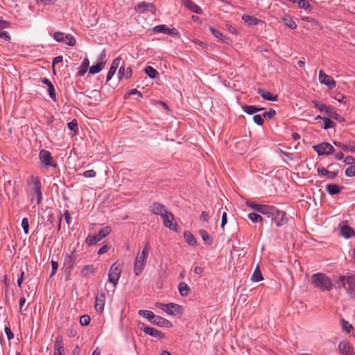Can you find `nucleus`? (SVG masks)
Here are the masks:
<instances>
[{"instance_id":"nucleus-1","label":"nucleus","mask_w":355,"mask_h":355,"mask_svg":"<svg viewBox=\"0 0 355 355\" xmlns=\"http://www.w3.org/2000/svg\"><path fill=\"white\" fill-rule=\"evenodd\" d=\"M153 214L160 216L163 219L164 225L171 230L178 232V225L174 222L173 214L168 211L165 206L159 202H153L150 207Z\"/></svg>"},{"instance_id":"nucleus-2","label":"nucleus","mask_w":355,"mask_h":355,"mask_svg":"<svg viewBox=\"0 0 355 355\" xmlns=\"http://www.w3.org/2000/svg\"><path fill=\"white\" fill-rule=\"evenodd\" d=\"M150 252V245L147 243L145 244L141 253H139L135 258L134 266V273L135 275H139L145 268L147 263L148 254Z\"/></svg>"},{"instance_id":"nucleus-3","label":"nucleus","mask_w":355,"mask_h":355,"mask_svg":"<svg viewBox=\"0 0 355 355\" xmlns=\"http://www.w3.org/2000/svg\"><path fill=\"white\" fill-rule=\"evenodd\" d=\"M311 282L314 287L322 291H329L332 288L331 279L323 273H316L311 276Z\"/></svg>"},{"instance_id":"nucleus-4","label":"nucleus","mask_w":355,"mask_h":355,"mask_svg":"<svg viewBox=\"0 0 355 355\" xmlns=\"http://www.w3.org/2000/svg\"><path fill=\"white\" fill-rule=\"evenodd\" d=\"M339 282L345 288L347 293L355 298V274L340 276Z\"/></svg>"},{"instance_id":"nucleus-5","label":"nucleus","mask_w":355,"mask_h":355,"mask_svg":"<svg viewBox=\"0 0 355 355\" xmlns=\"http://www.w3.org/2000/svg\"><path fill=\"white\" fill-rule=\"evenodd\" d=\"M111 232V228L109 226L103 227L97 234L89 235L86 239L85 243L88 245H93L101 241L103 238L106 237Z\"/></svg>"},{"instance_id":"nucleus-6","label":"nucleus","mask_w":355,"mask_h":355,"mask_svg":"<svg viewBox=\"0 0 355 355\" xmlns=\"http://www.w3.org/2000/svg\"><path fill=\"white\" fill-rule=\"evenodd\" d=\"M121 272L120 263L118 262L114 263L109 270L108 281L112 283L114 287L118 283Z\"/></svg>"},{"instance_id":"nucleus-7","label":"nucleus","mask_w":355,"mask_h":355,"mask_svg":"<svg viewBox=\"0 0 355 355\" xmlns=\"http://www.w3.org/2000/svg\"><path fill=\"white\" fill-rule=\"evenodd\" d=\"M269 217L275 223L277 226H281L287 223L286 213L275 207H274V210H272V214H270Z\"/></svg>"},{"instance_id":"nucleus-8","label":"nucleus","mask_w":355,"mask_h":355,"mask_svg":"<svg viewBox=\"0 0 355 355\" xmlns=\"http://www.w3.org/2000/svg\"><path fill=\"white\" fill-rule=\"evenodd\" d=\"M138 326L139 328L146 334L150 335L157 339H162L164 337V334H162L160 331L155 328L148 327L144 322H139L138 323Z\"/></svg>"},{"instance_id":"nucleus-9","label":"nucleus","mask_w":355,"mask_h":355,"mask_svg":"<svg viewBox=\"0 0 355 355\" xmlns=\"http://www.w3.org/2000/svg\"><path fill=\"white\" fill-rule=\"evenodd\" d=\"M319 155H330L334 152V148L327 142H323L313 146Z\"/></svg>"},{"instance_id":"nucleus-10","label":"nucleus","mask_w":355,"mask_h":355,"mask_svg":"<svg viewBox=\"0 0 355 355\" xmlns=\"http://www.w3.org/2000/svg\"><path fill=\"white\" fill-rule=\"evenodd\" d=\"M318 79L321 84L327 85L330 89L336 87V81L331 76L326 74L322 70L319 71Z\"/></svg>"},{"instance_id":"nucleus-11","label":"nucleus","mask_w":355,"mask_h":355,"mask_svg":"<svg viewBox=\"0 0 355 355\" xmlns=\"http://www.w3.org/2000/svg\"><path fill=\"white\" fill-rule=\"evenodd\" d=\"M339 227L340 234L345 239H349L355 236V231L347 225V221H343V224L340 225Z\"/></svg>"},{"instance_id":"nucleus-12","label":"nucleus","mask_w":355,"mask_h":355,"mask_svg":"<svg viewBox=\"0 0 355 355\" xmlns=\"http://www.w3.org/2000/svg\"><path fill=\"white\" fill-rule=\"evenodd\" d=\"M153 31L155 33H162L170 35H178L179 34V32L176 30V28H169L166 25L164 24L154 26Z\"/></svg>"},{"instance_id":"nucleus-13","label":"nucleus","mask_w":355,"mask_h":355,"mask_svg":"<svg viewBox=\"0 0 355 355\" xmlns=\"http://www.w3.org/2000/svg\"><path fill=\"white\" fill-rule=\"evenodd\" d=\"M39 157L41 162L45 164L46 166L56 167V164L52 163V157L48 150H42L40 152Z\"/></svg>"},{"instance_id":"nucleus-14","label":"nucleus","mask_w":355,"mask_h":355,"mask_svg":"<svg viewBox=\"0 0 355 355\" xmlns=\"http://www.w3.org/2000/svg\"><path fill=\"white\" fill-rule=\"evenodd\" d=\"M339 352L343 355H354V349L352 346L349 342L342 341L338 345Z\"/></svg>"},{"instance_id":"nucleus-15","label":"nucleus","mask_w":355,"mask_h":355,"mask_svg":"<svg viewBox=\"0 0 355 355\" xmlns=\"http://www.w3.org/2000/svg\"><path fill=\"white\" fill-rule=\"evenodd\" d=\"M105 302V295L104 293H101L98 294L95 298V309L98 313H102L104 310Z\"/></svg>"},{"instance_id":"nucleus-16","label":"nucleus","mask_w":355,"mask_h":355,"mask_svg":"<svg viewBox=\"0 0 355 355\" xmlns=\"http://www.w3.org/2000/svg\"><path fill=\"white\" fill-rule=\"evenodd\" d=\"M32 180L34 184V190L36 194V203L39 205L42 198V194L41 191V182L37 178L32 176Z\"/></svg>"},{"instance_id":"nucleus-17","label":"nucleus","mask_w":355,"mask_h":355,"mask_svg":"<svg viewBox=\"0 0 355 355\" xmlns=\"http://www.w3.org/2000/svg\"><path fill=\"white\" fill-rule=\"evenodd\" d=\"M257 93L264 99L268 101H277L278 100V97L277 95H274L270 92L262 89L259 88L257 90Z\"/></svg>"},{"instance_id":"nucleus-18","label":"nucleus","mask_w":355,"mask_h":355,"mask_svg":"<svg viewBox=\"0 0 355 355\" xmlns=\"http://www.w3.org/2000/svg\"><path fill=\"white\" fill-rule=\"evenodd\" d=\"M152 324L157 325L159 327H171L172 323L168 320L167 319H165L161 316L155 315L154 316V318L153 319Z\"/></svg>"},{"instance_id":"nucleus-19","label":"nucleus","mask_w":355,"mask_h":355,"mask_svg":"<svg viewBox=\"0 0 355 355\" xmlns=\"http://www.w3.org/2000/svg\"><path fill=\"white\" fill-rule=\"evenodd\" d=\"M135 10L139 12H144L145 10H150L152 12H154L155 8L153 4L143 1L137 4Z\"/></svg>"},{"instance_id":"nucleus-20","label":"nucleus","mask_w":355,"mask_h":355,"mask_svg":"<svg viewBox=\"0 0 355 355\" xmlns=\"http://www.w3.org/2000/svg\"><path fill=\"white\" fill-rule=\"evenodd\" d=\"M121 58H116V59H114L112 63V65L110 68V70L107 74V77H106V80L107 81H109L112 79V78L113 77L114 74L116 72V70L117 69V68L119 67V64L121 62Z\"/></svg>"},{"instance_id":"nucleus-21","label":"nucleus","mask_w":355,"mask_h":355,"mask_svg":"<svg viewBox=\"0 0 355 355\" xmlns=\"http://www.w3.org/2000/svg\"><path fill=\"white\" fill-rule=\"evenodd\" d=\"M132 75V71L131 67L127 68L125 67L124 64L121 65L119 69L118 77L119 79L125 78V79L130 78Z\"/></svg>"},{"instance_id":"nucleus-22","label":"nucleus","mask_w":355,"mask_h":355,"mask_svg":"<svg viewBox=\"0 0 355 355\" xmlns=\"http://www.w3.org/2000/svg\"><path fill=\"white\" fill-rule=\"evenodd\" d=\"M342 186L336 184H328L326 185V191L329 195H336L339 193L343 189Z\"/></svg>"},{"instance_id":"nucleus-23","label":"nucleus","mask_w":355,"mask_h":355,"mask_svg":"<svg viewBox=\"0 0 355 355\" xmlns=\"http://www.w3.org/2000/svg\"><path fill=\"white\" fill-rule=\"evenodd\" d=\"M183 4L188 9H189L190 10H191L196 13L200 14L202 12L201 8L197 4H196L194 2L191 1V0H184Z\"/></svg>"},{"instance_id":"nucleus-24","label":"nucleus","mask_w":355,"mask_h":355,"mask_svg":"<svg viewBox=\"0 0 355 355\" xmlns=\"http://www.w3.org/2000/svg\"><path fill=\"white\" fill-rule=\"evenodd\" d=\"M275 206L268 205H261L258 209V212L266 215L269 217L270 214H272Z\"/></svg>"},{"instance_id":"nucleus-25","label":"nucleus","mask_w":355,"mask_h":355,"mask_svg":"<svg viewBox=\"0 0 355 355\" xmlns=\"http://www.w3.org/2000/svg\"><path fill=\"white\" fill-rule=\"evenodd\" d=\"M167 309L168 311H166L165 312L167 313L169 315H175V313H180V310L182 309V306L179 304H175V303H169L167 304Z\"/></svg>"},{"instance_id":"nucleus-26","label":"nucleus","mask_w":355,"mask_h":355,"mask_svg":"<svg viewBox=\"0 0 355 355\" xmlns=\"http://www.w3.org/2000/svg\"><path fill=\"white\" fill-rule=\"evenodd\" d=\"M89 66V60L88 58H85L79 67V70L77 73L78 76H83L87 72L88 67Z\"/></svg>"},{"instance_id":"nucleus-27","label":"nucleus","mask_w":355,"mask_h":355,"mask_svg":"<svg viewBox=\"0 0 355 355\" xmlns=\"http://www.w3.org/2000/svg\"><path fill=\"white\" fill-rule=\"evenodd\" d=\"M178 290L181 296L185 297L191 291L190 287L184 282H181L178 285Z\"/></svg>"},{"instance_id":"nucleus-28","label":"nucleus","mask_w":355,"mask_h":355,"mask_svg":"<svg viewBox=\"0 0 355 355\" xmlns=\"http://www.w3.org/2000/svg\"><path fill=\"white\" fill-rule=\"evenodd\" d=\"M242 19L245 21V22H246L248 25H257L261 22V21L258 18L248 15H243L242 16Z\"/></svg>"},{"instance_id":"nucleus-29","label":"nucleus","mask_w":355,"mask_h":355,"mask_svg":"<svg viewBox=\"0 0 355 355\" xmlns=\"http://www.w3.org/2000/svg\"><path fill=\"white\" fill-rule=\"evenodd\" d=\"M209 31L211 33L218 39H219L220 41L228 43L229 42V38L225 36L221 32H220L218 30L215 29L213 27H209Z\"/></svg>"},{"instance_id":"nucleus-30","label":"nucleus","mask_w":355,"mask_h":355,"mask_svg":"<svg viewBox=\"0 0 355 355\" xmlns=\"http://www.w3.org/2000/svg\"><path fill=\"white\" fill-rule=\"evenodd\" d=\"M242 110L248 114H253L257 112L263 110V107H258L254 105H243Z\"/></svg>"},{"instance_id":"nucleus-31","label":"nucleus","mask_w":355,"mask_h":355,"mask_svg":"<svg viewBox=\"0 0 355 355\" xmlns=\"http://www.w3.org/2000/svg\"><path fill=\"white\" fill-rule=\"evenodd\" d=\"M73 253L74 252H73L71 255H68L64 259V265L69 270H71L73 267V265L76 259Z\"/></svg>"},{"instance_id":"nucleus-32","label":"nucleus","mask_w":355,"mask_h":355,"mask_svg":"<svg viewBox=\"0 0 355 355\" xmlns=\"http://www.w3.org/2000/svg\"><path fill=\"white\" fill-rule=\"evenodd\" d=\"M263 275L261 271L259 268V266H257L254 269V271L251 277V280L254 282H259L263 280Z\"/></svg>"},{"instance_id":"nucleus-33","label":"nucleus","mask_w":355,"mask_h":355,"mask_svg":"<svg viewBox=\"0 0 355 355\" xmlns=\"http://www.w3.org/2000/svg\"><path fill=\"white\" fill-rule=\"evenodd\" d=\"M138 314L140 316L148 319L150 322H152V320L155 316L154 313L153 311H148V310H139L138 312Z\"/></svg>"},{"instance_id":"nucleus-34","label":"nucleus","mask_w":355,"mask_h":355,"mask_svg":"<svg viewBox=\"0 0 355 355\" xmlns=\"http://www.w3.org/2000/svg\"><path fill=\"white\" fill-rule=\"evenodd\" d=\"M144 71L150 78H156L159 76L158 71L151 66H147Z\"/></svg>"},{"instance_id":"nucleus-35","label":"nucleus","mask_w":355,"mask_h":355,"mask_svg":"<svg viewBox=\"0 0 355 355\" xmlns=\"http://www.w3.org/2000/svg\"><path fill=\"white\" fill-rule=\"evenodd\" d=\"M184 237L185 241L190 245H195L196 243V240L194 236L189 232H184Z\"/></svg>"},{"instance_id":"nucleus-36","label":"nucleus","mask_w":355,"mask_h":355,"mask_svg":"<svg viewBox=\"0 0 355 355\" xmlns=\"http://www.w3.org/2000/svg\"><path fill=\"white\" fill-rule=\"evenodd\" d=\"M64 351V344L62 337L61 336H57L54 344V352Z\"/></svg>"},{"instance_id":"nucleus-37","label":"nucleus","mask_w":355,"mask_h":355,"mask_svg":"<svg viewBox=\"0 0 355 355\" xmlns=\"http://www.w3.org/2000/svg\"><path fill=\"white\" fill-rule=\"evenodd\" d=\"M104 67H105V66L103 65V62H98V63L96 64L92 65L89 68V73H92V74L97 73L100 72Z\"/></svg>"},{"instance_id":"nucleus-38","label":"nucleus","mask_w":355,"mask_h":355,"mask_svg":"<svg viewBox=\"0 0 355 355\" xmlns=\"http://www.w3.org/2000/svg\"><path fill=\"white\" fill-rule=\"evenodd\" d=\"M283 21L284 22V24L287 26L288 28L291 29H295L297 28L296 23L293 20V19L290 16H285L283 18Z\"/></svg>"},{"instance_id":"nucleus-39","label":"nucleus","mask_w":355,"mask_h":355,"mask_svg":"<svg viewBox=\"0 0 355 355\" xmlns=\"http://www.w3.org/2000/svg\"><path fill=\"white\" fill-rule=\"evenodd\" d=\"M326 114L331 118L336 120H340L341 116L338 114L334 108L331 107H329V108L326 110Z\"/></svg>"},{"instance_id":"nucleus-40","label":"nucleus","mask_w":355,"mask_h":355,"mask_svg":"<svg viewBox=\"0 0 355 355\" xmlns=\"http://www.w3.org/2000/svg\"><path fill=\"white\" fill-rule=\"evenodd\" d=\"M199 233L205 243H206L208 245L211 244L212 239L210 237L209 234L205 230H200L199 231Z\"/></svg>"},{"instance_id":"nucleus-41","label":"nucleus","mask_w":355,"mask_h":355,"mask_svg":"<svg viewBox=\"0 0 355 355\" xmlns=\"http://www.w3.org/2000/svg\"><path fill=\"white\" fill-rule=\"evenodd\" d=\"M87 96L89 98H94L95 101H97L101 98V93L99 90L93 89L88 91V94Z\"/></svg>"},{"instance_id":"nucleus-42","label":"nucleus","mask_w":355,"mask_h":355,"mask_svg":"<svg viewBox=\"0 0 355 355\" xmlns=\"http://www.w3.org/2000/svg\"><path fill=\"white\" fill-rule=\"evenodd\" d=\"M64 42L67 45L70 46H73L76 45V40H75L74 37H73L70 34L66 35Z\"/></svg>"},{"instance_id":"nucleus-43","label":"nucleus","mask_w":355,"mask_h":355,"mask_svg":"<svg viewBox=\"0 0 355 355\" xmlns=\"http://www.w3.org/2000/svg\"><path fill=\"white\" fill-rule=\"evenodd\" d=\"M322 121L324 122L323 128L324 130H327L328 128H334L336 124L334 122H333L329 118L324 117L322 118Z\"/></svg>"},{"instance_id":"nucleus-44","label":"nucleus","mask_w":355,"mask_h":355,"mask_svg":"<svg viewBox=\"0 0 355 355\" xmlns=\"http://www.w3.org/2000/svg\"><path fill=\"white\" fill-rule=\"evenodd\" d=\"M248 218L252 222H261L263 220V218L256 214V213H250L248 214Z\"/></svg>"},{"instance_id":"nucleus-45","label":"nucleus","mask_w":355,"mask_h":355,"mask_svg":"<svg viewBox=\"0 0 355 355\" xmlns=\"http://www.w3.org/2000/svg\"><path fill=\"white\" fill-rule=\"evenodd\" d=\"M311 103L313 104L314 107L318 108L320 112H326V110L329 108L325 104L319 103L316 101H313Z\"/></svg>"},{"instance_id":"nucleus-46","label":"nucleus","mask_w":355,"mask_h":355,"mask_svg":"<svg viewBox=\"0 0 355 355\" xmlns=\"http://www.w3.org/2000/svg\"><path fill=\"white\" fill-rule=\"evenodd\" d=\"M67 34L62 33V32H55L53 34V38L57 42H63L64 41V38Z\"/></svg>"},{"instance_id":"nucleus-47","label":"nucleus","mask_w":355,"mask_h":355,"mask_svg":"<svg viewBox=\"0 0 355 355\" xmlns=\"http://www.w3.org/2000/svg\"><path fill=\"white\" fill-rule=\"evenodd\" d=\"M90 317L88 315H83L80 318V324L82 326H87L90 322Z\"/></svg>"},{"instance_id":"nucleus-48","label":"nucleus","mask_w":355,"mask_h":355,"mask_svg":"<svg viewBox=\"0 0 355 355\" xmlns=\"http://www.w3.org/2000/svg\"><path fill=\"white\" fill-rule=\"evenodd\" d=\"M342 329L343 330L346 331L347 333H349L351 330L353 329V327L347 321L343 320L342 321Z\"/></svg>"},{"instance_id":"nucleus-49","label":"nucleus","mask_w":355,"mask_h":355,"mask_svg":"<svg viewBox=\"0 0 355 355\" xmlns=\"http://www.w3.org/2000/svg\"><path fill=\"white\" fill-rule=\"evenodd\" d=\"M297 4L300 8L305 10L311 7L309 0H298Z\"/></svg>"},{"instance_id":"nucleus-50","label":"nucleus","mask_w":355,"mask_h":355,"mask_svg":"<svg viewBox=\"0 0 355 355\" xmlns=\"http://www.w3.org/2000/svg\"><path fill=\"white\" fill-rule=\"evenodd\" d=\"M21 227L24 230V232L25 234H28V230H29V223H28V220L27 218H24L21 220Z\"/></svg>"},{"instance_id":"nucleus-51","label":"nucleus","mask_w":355,"mask_h":355,"mask_svg":"<svg viewBox=\"0 0 355 355\" xmlns=\"http://www.w3.org/2000/svg\"><path fill=\"white\" fill-rule=\"evenodd\" d=\"M345 174L347 177L355 176V166H351L347 168Z\"/></svg>"},{"instance_id":"nucleus-52","label":"nucleus","mask_w":355,"mask_h":355,"mask_svg":"<svg viewBox=\"0 0 355 355\" xmlns=\"http://www.w3.org/2000/svg\"><path fill=\"white\" fill-rule=\"evenodd\" d=\"M253 121L254 122L259 125H263V122H264V120L263 119V116L260 115V114H256L253 116Z\"/></svg>"},{"instance_id":"nucleus-53","label":"nucleus","mask_w":355,"mask_h":355,"mask_svg":"<svg viewBox=\"0 0 355 355\" xmlns=\"http://www.w3.org/2000/svg\"><path fill=\"white\" fill-rule=\"evenodd\" d=\"M67 126L72 131L76 132L78 130V123L76 119H73L71 122L68 123Z\"/></svg>"},{"instance_id":"nucleus-54","label":"nucleus","mask_w":355,"mask_h":355,"mask_svg":"<svg viewBox=\"0 0 355 355\" xmlns=\"http://www.w3.org/2000/svg\"><path fill=\"white\" fill-rule=\"evenodd\" d=\"M94 272V267L93 265H88V266H86L83 268V270H82V273L84 275H86L88 272Z\"/></svg>"},{"instance_id":"nucleus-55","label":"nucleus","mask_w":355,"mask_h":355,"mask_svg":"<svg viewBox=\"0 0 355 355\" xmlns=\"http://www.w3.org/2000/svg\"><path fill=\"white\" fill-rule=\"evenodd\" d=\"M51 272L50 275V277H53L55 275V273L56 272V270H58V263L57 261H55L54 260H51Z\"/></svg>"},{"instance_id":"nucleus-56","label":"nucleus","mask_w":355,"mask_h":355,"mask_svg":"<svg viewBox=\"0 0 355 355\" xmlns=\"http://www.w3.org/2000/svg\"><path fill=\"white\" fill-rule=\"evenodd\" d=\"M48 92H49L50 98L52 100L55 101V99H56V94H55V88H54L53 85H51V86H49L48 87Z\"/></svg>"},{"instance_id":"nucleus-57","label":"nucleus","mask_w":355,"mask_h":355,"mask_svg":"<svg viewBox=\"0 0 355 355\" xmlns=\"http://www.w3.org/2000/svg\"><path fill=\"white\" fill-rule=\"evenodd\" d=\"M98 62H103V65L105 66L106 64V51L105 50H103L100 53V55L98 59Z\"/></svg>"},{"instance_id":"nucleus-58","label":"nucleus","mask_w":355,"mask_h":355,"mask_svg":"<svg viewBox=\"0 0 355 355\" xmlns=\"http://www.w3.org/2000/svg\"><path fill=\"white\" fill-rule=\"evenodd\" d=\"M275 114L276 112L274 110L270 109L269 111L265 112L263 114V116L265 118L272 119L275 116Z\"/></svg>"},{"instance_id":"nucleus-59","label":"nucleus","mask_w":355,"mask_h":355,"mask_svg":"<svg viewBox=\"0 0 355 355\" xmlns=\"http://www.w3.org/2000/svg\"><path fill=\"white\" fill-rule=\"evenodd\" d=\"M344 151H354L355 152V141H350L347 146L344 147Z\"/></svg>"},{"instance_id":"nucleus-60","label":"nucleus","mask_w":355,"mask_h":355,"mask_svg":"<svg viewBox=\"0 0 355 355\" xmlns=\"http://www.w3.org/2000/svg\"><path fill=\"white\" fill-rule=\"evenodd\" d=\"M96 175V173L95 171L94 170H87V171H85L83 175L85 177V178H94L95 177Z\"/></svg>"},{"instance_id":"nucleus-61","label":"nucleus","mask_w":355,"mask_h":355,"mask_svg":"<svg viewBox=\"0 0 355 355\" xmlns=\"http://www.w3.org/2000/svg\"><path fill=\"white\" fill-rule=\"evenodd\" d=\"M317 171L318 175L320 176L328 175V173H329V171L324 167L318 168Z\"/></svg>"},{"instance_id":"nucleus-62","label":"nucleus","mask_w":355,"mask_h":355,"mask_svg":"<svg viewBox=\"0 0 355 355\" xmlns=\"http://www.w3.org/2000/svg\"><path fill=\"white\" fill-rule=\"evenodd\" d=\"M135 94L138 95L141 98L143 96L142 94L139 91H138L137 89H132L130 91L129 93H128L127 94L125 95V98H126L128 96L135 95Z\"/></svg>"},{"instance_id":"nucleus-63","label":"nucleus","mask_w":355,"mask_h":355,"mask_svg":"<svg viewBox=\"0 0 355 355\" xmlns=\"http://www.w3.org/2000/svg\"><path fill=\"white\" fill-rule=\"evenodd\" d=\"M0 38L3 39L5 41H9L10 39V37L8 35V32L3 31H1V29H0Z\"/></svg>"},{"instance_id":"nucleus-64","label":"nucleus","mask_w":355,"mask_h":355,"mask_svg":"<svg viewBox=\"0 0 355 355\" xmlns=\"http://www.w3.org/2000/svg\"><path fill=\"white\" fill-rule=\"evenodd\" d=\"M4 331L9 340L14 338V334L9 327H6Z\"/></svg>"}]
</instances>
